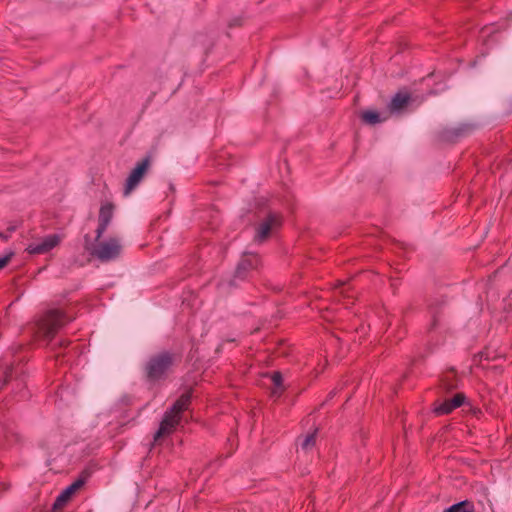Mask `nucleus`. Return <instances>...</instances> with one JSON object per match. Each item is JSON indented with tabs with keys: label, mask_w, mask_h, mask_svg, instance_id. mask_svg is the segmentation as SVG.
<instances>
[{
	"label": "nucleus",
	"mask_w": 512,
	"mask_h": 512,
	"mask_svg": "<svg viewBox=\"0 0 512 512\" xmlns=\"http://www.w3.org/2000/svg\"><path fill=\"white\" fill-rule=\"evenodd\" d=\"M443 512H448V508H445V509L443 510Z\"/></svg>",
	"instance_id": "obj_27"
},
{
	"label": "nucleus",
	"mask_w": 512,
	"mask_h": 512,
	"mask_svg": "<svg viewBox=\"0 0 512 512\" xmlns=\"http://www.w3.org/2000/svg\"><path fill=\"white\" fill-rule=\"evenodd\" d=\"M259 257L256 254L245 253L235 270V278L244 279L249 270L257 267Z\"/></svg>",
	"instance_id": "obj_10"
},
{
	"label": "nucleus",
	"mask_w": 512,
	"mask_h": 512,
	"mask_svg": "<svg viewBox=\"0 0 512 512\" xmlns=\"http://www.w3.org/2000/svg\"><path fill=\"white\" fill-rule=\"evenodd\" d=\"M93 244L90 242L89 236H85V249L91 256L97 258L101 262H110L117 259L122 252L121 240L117 237H111L107 240H96Z\"/></svg>",
	"instance_id": "obj_3"
},
{
	"label": "nucleus",
	"mask_w": 512,
	"mask_h": 512,
	"mask_svg": "<svg viewBox=\"0 0 512 512\" xmlns=\"http://www.w3.org/2000/svg\"><path fill=\"white\" fill-rule=\"evenodd\" d=\"M70 321H72V318L67 316L63 310L51 309L33 325L32 331L37 337L50 341L58 330Z\"/></svg>",
	"instance_id": "obj_2"
},
{
	"label": "nucleus",
	"mask_w": 512,
	"mask_h": 512,
	"mask_svg": "<svg viewBox=\"0 0 512 512\" xmlns=\"http://www.w3.org/2000/svg\"><path fill=\"white\" fill-rule=\"evenodd\" d=\"M4 375H5V376H4V381H3V383H2V384H0V390L2 389V387L4 386V384H5L6 382H8V381H9V379H11V377H12V375H13V368H12V367L8 368V369L5 371Z\"/></svg>",
	"instance_id": "obj_20"
},
{
	"label": "nucleus",
	"mask_w": 512,
	"mask_h": 512,
	"mask_svg": "<svg viewBox=\"0 0 512 512\" xmlns=\"http://www.w3.org/2000/svg\"><path fill=\"white\" fill-rule=\"evenodd\" d=\"M70 344L68 340H61L59 343L60 347H67Z\"/></svg>",
	"instance_id": "obj_22"
},
{
	"label": "nucleus",
	"mask_w": 512,
	"mask_h": 512,
	"mask_svg": "<svg viewBox=\"0 0 512 512\" xmlns=\"http://www.w3.org/2000/svg\"><path fill=\"white\" fill-rule=\"evenodd\" d=\"M410 101V96L407 93H397L391 100L389 104V109L391 112H399L404 107L407 106V104Z\"/></svg>",
	"instance_id": "obj_12"
},
{
	"label": "nucleus",
	"mask_w": 512,
	"mask_h": 512,
	"mask_svg": "<svg viewBox=\"0 0 512 512\" xmlns=\"http://www.w3.org/2000/svg\"><path fill=\"white\" fill-rule=\"evenodd\" d=\"M14 230H15V227H9V228H8V232H9V233H12Z\"/></svg>",
	"instance_id": "obj_24"
},
{
	"label": "nucleus",
	"mask_w": 512,
	"mask_h": 512,
	"mask_svg": "<svg viewBox=\"0 0 512 512\" xmlns=\"http://www.w3.org/2000/svg\"><path fill=\"white\" fill-rule=\"evenodd\" d=\"M179 359L178 354L166 350L151 355L144 365L147 380L155 383L166 379Z\"/></svg>",
	"instance_id": "obj_1"
},
{
	"label": "nucleus",
	"mask_w": 512,
	"mask_h": 512,
	"mask_svg": "<svg viewBox=\"0 0 512 512\" xmlns=\"http://www.w3.org/2000/svg\"><path fill=\"white\" fill-rule=\"evenodd\" d=\"M271 380L274 385V388L271 390V395H272V397L278 398V397H280V395L282 394V392L285 389L283 386L282 374L280 372H274L271 375Z\"/></svg>",
	"instance_id": "obj_13"
},
{
	"label": "nucleus",
	"mask_w": 512,
	"mask_h": 512,
	"mask_svg": "<svg viewBox=\"0 0 512 512\" xmlns=\"http://www.w3.org/2000/svg\"><path fill=\"white\" fill-rule=\"evenodd\" d=\"M0 238L4 239V240H7L9 238V235L8 234H5L3 232H0Z\"/></svg>",
	"instance_id": "obj_23"
},
{
	"label": "nucleus",
	"mask_w": 512,
	"mask_h": 512,
	"mask_svg": "<svg viewBox=\"0 0 512 512\" xmlns=\"http://www.w3.org/2000/svg\"><path fill=\"white\" fill-rule=\"evenodd\" d=\"M446 309V305L444 301L441 302H433L430 305V312L433 318L432 326L436 327L437 322L439 321L440 317L444 314Z\"/></svg>",
	"instance_id": "obj_14"
},
{
	"label": "nucleus",
	"mask_w": 512,
	"mask_h": 512,
	"mask_svg": "<svg viewBox=\"0 0 512 512\" xmlns=\"http://www.w3.org/2000/svg\"><path fill=\"white\" fill-rule=\"evenodd\" d=\"M114 206L112 203L103 204L99 211L98 227L96 229V240H99L106 231L113 218Z\"/></svg>",
	"instance_id": "obj_9"
},
{
	"label": "nucleus",
	"mask_w": 512,
	"mask_h": 512,
	"mask_svg": "<svg viewBox=\"0 0 512 512\" xmlns=\"http://www.w3.org/2000/svg\"><path fill=\"white\" fill-rule=\"evenodd\" d=\"M362 120L367 124H377L383 121V119L380 118L379 113L375 111H365L361 115Z\"/></svg>",
	"instance_id": "obj_16"
},
{
	"label": "nucleus",
	"mask_w": 512,
	"mask_h": 512,
	"mask_svg": "<svg viewBox=\"0 0 512 512\" xmlns=\"http://www.w3.org/2000/svg\"><path fill=\"white\" fill-rule=\"evenodd\" d=\"M471 131V127L469 125H462L459 127H455L453 129H450V142L454 139H457L459 137H462L466 134H468Z\"/></svg>",
	"instance_id": "obj_17"
},
{
	"label": "nucleus",
	"mask_w": 512,
	"mask_h": 512,
	"mask_svg": "<svg viewBox=\"0 0 512 512\" xmlns=\"http://www.w3.org/2000/svg\"><path fill=\"white\" fill-rule=\"evenodd\" d=\"M457 408H462L465 413L476 414L478 411L471 400L462 392L455 393L450 397V412Z\"/></svg>",
	"instance_id": "obj_11"
},
{
	"label": "nucleus",
	"mask_w": 512,
	"mask_h": 512,
	"mask_svg": "<svg viewBox=\"0 0 512 512\" xmlns=\"http://www.w3.org/2000/svg\"><path fill=\"white\" fill-rule=\"evenodd\" d=\"M190 399L191 394L189 392L182 394L180 398L173 404V406L165 412L159 429L154 435L155 442L158 441L161 437L169 435L173 432L180 421L181 412L187 409L190 403Z\"/></svg>",
	"instance_id": "obj_4"
},
{
	"label": "nucleus",
	"mask_w": 512,
	"mask_h": 512,
	"mask_svg": "<svg viewBox=\"0 0 512 512\" xmlns=\"http://www.w3.org/2000/svg\"><path fill=\"white\" fill-rule=\"evenodd\" d=\"M238 24V20H236L234 23H230V26Z\"/></svg>",
	"instance_id": "obj_26"
},
{
	"label": "nucleus",
	"mask_w": 512,
	"mask_h": 512,
	"mask_svg": "<svg viewBox=\"0 0 512 512\" xmlns=\"http://www.w3.org/2000/svg\"><path fill=\"white\" fill-rule=\"evenodd\" d=\"M316 443V432L312 433V434H308L304 440L302 441L301 443V448L303 450H309L310 448H312Z\"/></svg>",
	"instance_id": "obj_18"
},
{
	"label": "nucleus",
	"mask_w": 512,
	"mask_h": 512,
	"mask_svg": "<svg viewBox=\"0 0 512 512\" xmlns=\"http://www.w3.org/2000/svg\"><path fill=\"white\" fill-rule=\"evenodd\" d=\"M12 255L13 254L10 253L8 255L0 257V270L10 262Z\"/></svg>",
	"instance_id": "obj_21"
},
{
	"label": "nucleus",
	"mask_w": 512,
	"mask_h": 512,
	"mask_svg": "<svg viewBox=\"0 0 512 512\" xmlns=\"http://www.w3.org/2000/svg\"><path fill=\"white\" fill-rule=\"evenodd\" d=\"M281 216L277 213H269L256 227L254 241L264 242L271 233L281 226Z\"/></svg>",
	"instance_id": "obj_6"
},
{
	"label": "nucleus",
	"mask_w": 512,
	"mask_h": 512,
	"mask_svg": "<svg viewBox=\"0 0 512 512\" xmlns=\"http://www.w3.org/2000/svg\"><path fill=\"white\" fill-rule=\"evenodd\" d=\"M450 512H474L472 502L465 500L450 506Z\"/></svg>",
	"instance_id": "obj_15"
},
{
	"label": "nucleus",
	"mask_w": 512,
	"mask_h": 512,
	"mask_svg": "<svg viewBox=\"0 0 512 512\" xmlns=\"http://www.w3.org/2000/svg\"><path fill=\"white\" fill-rule=\"evenodd\" d=\"M151 165L150 157L147 156L138 162L126 179L124 195H129L141 182Z\"/></svg>",
	"instance_id": "obj_7"
},
{
	"label": "nucleus",
	"mask_w": 512,
	"mask_h": 512,
	"mask_svg": "<svg viewBox=\"0 0 512 512\" xmlns=\"http://www.w3.org/2000/svg\"><path fill=\"white\" fill-rule=\"evenodd\" d=\"M62 241L60 234H49L43 237L32 236L26 251L31 255H42L50 252Z\"/></svg>",
	"instance_id": "obj_5"
},
{
	"label": "nucleus",
	"mask_w": 512,
	"mask_h": 512,
	"mask_svg": "<svg viewBox=\"0 0 512 512\" xmlns=\"http://www.w3.org/2000/svg\"><path fill=\"white\" fill-rule=\"evenodd\" d=\"M436 415L448 414V399H445L443 403L434 409Z\"/></svg>",
	"instance_id": "obj_19"
},
{
	"label": "nucleus",
	"mask_w": 512,
	"mask_h": 512,
	"mask_svg": "<svg viewBox=\"0 0 512 512\" xmlns=\"http://www.w3.org/2000/svg\"><path fill=\"white\" fill-rule=\"evenodd\" d=\"M84 479H78L66 487L56 498L53 504V510H61L72 498V496L84 485Z\"/></svg>",
	"instance_id": "obj_8"
},
{
	"label": "nucleus",
	"mask_w": 512,
	"mask_h": 512,
	"mask_svg": "<svg viewBox=\"0 0 512 512\" xmlns=\"http://www.w3.org/2000/svg\"><path fill=\"white\" fill-rule=\"evenodd\" d=\"M449 387H450V390H452V389L454 388V385L452 384V381H451V380H450Z\"/></svg>",
	"instance_id": "obj_25"
}]
</instances>
